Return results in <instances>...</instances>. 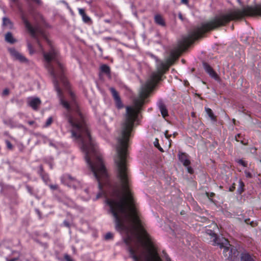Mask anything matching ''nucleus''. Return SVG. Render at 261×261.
Wrapping results in <instances>:
<instances>
[{
	"instance_id": "1",
	"label": "nucleus",
	"mask_w": 261,
	"mask_h": 261,
	"mask_svg": "<svg viewBox=\"0 0 261 261\" xmlns=\"http://www.w3.org/2000/svg\"><path fill=\"white\" fill-rule=\"evenodd\" d=\"M70 95L71 99L70 103L62 98L60 99V102L68 110V121L72 127V137L80 144L81 149L85 152L86 162L98 182L99 188L101 189L103 185L108 184L107 170L101 156L92 140L84 117L76 101L75 96L72 92H70Z\"/></svg>"
},
{
	"instance_id": "2",
	"label": "nucleus",
	"mask_w": 261,
	"mask_h": 261,
	"mask_svg": "<svg viewBox=\"0 0 261 261\" xmlns=\"http://www.w3.org/2000/svg\"><path fill=\"white\" fill-rule=\"evenodd\" d=\"M58 51L54 48L51 47L48 53H43V57L46 62L45 67L53 77V83L55 88L59 95L61 94V90L58 84V79H60L65 85L66 81L63 75L64 66L58 61Z\"/></svg>"
},
{
	"instance_id": "3",
	"label": "nucleus",
	"mask_w": 261,
	"mask_h": 261,
	"mask_svg": "<svg viewBox=\"0 0 261 261\" xmlns=\"http://www.w3.org/2000/svg\"><path fill=\"white\" fill-rule=\"evenodd\" d=\"M213 245L219 246L220 248H223V254L227 257V261H234L239 255V252L233 246L230 245L228 241L224 238H219L216 234L214 236Z\"/></svg>"
},
{
	"instance_id": "4",
	"label": "nucleus",
	"mask_w": 261,
	"mask_h": 261,
	"mask_svg": "<svg viewBox=\"0 0 261 261\" xmlns=\"http://www.w3.org/2000/svg\"><path fill=\"white\" fill-rule=\"evenodd\" d=\"M61 181L68 187H72L74 189H75L79 186V181L68 174L64 175L61 178Z\"/></svg>"
},
{
	"instance_id": "5",
	"label": "nucleus",
	"mask_w": 261,
	"mask_h": 261,
	"mask_svg": "<svg viewBox=\"0 0 261 261\" xmlns=\"http://www.w3.org/2000/svg\"><path fill=\"white\" fill-rule=\"evenodd\" d=\"M22 20L25 28L33 37H36L37 33H40L43 35V32L38 27L33 28L24 17H22Z\"/></svg>"
},
{
	"instance_id": "6",
	"label": "nucleus",
	"mask_w": 261,
	"mask_h": 261,
	"mask_svg": "<svg viewBox=\"0 0 261 261\" xmlns=\"http://www.w3.org/2000/svg\"><path fill=\"white\" fill-rule=\"evenodd\" d=\"M9 51L11 56L14 60H18L22 63H25L28 62V60L26 58L17 51L15 48H9Z\"/></svg>"
},
{
	"instance_id": "7",
	"label": "nucleus",
	"mask_w": 261,
	"mask_h": 261,
	"mask_svg": "<svg viewBox=\"0 0 261 261\" xmlns=\"http://www.w3.org/2000/svg\"><path fill=\"white\" fill-rule=\"evenodd\" d=\"M109 90H110L115 100L116 107L119 109L122 108L123 107V105L118 92L113 87L110 88Z\"/></svg>"
},
{
	"instance_id": "8",
	"label": "nucleus",
	"mask_w": 261,
	"mask_h": 261,
	"mask_svg": "<svg viewBox=\"0 0 261 261\" xmlns=\"http://www.w3.org/2000/svg\"><path fill=\"white\" fill-rule=\"evenodd\" d=\"M203 67L206 72L213 79L218 80L219 77L213 69L206 63H203Z\"/></svg>"
},
{
	"instance_id": "9",
	"label": "nucleus",
	"mask_w": 261,
	"mask_h": 261,
	"mask_svg": "<svg viewBox=\"0 0 261 261\" xmlns=\"http://www.w3.org/2000/svg\"><path fill=\"white\" fill-rule=\"evenodd\" d=\"M29 105L34 110L38 109L39 106L41 104V100L39 98H31L28 101Z\"/></svg>"
},
{
	"instance_id": "10",
	"label": "nucleus",
	"mask_w": 261,
	"mask_h": 261,
	"mask_svg": "<svg viewBox=\"0 0 261 261\" xmlns=\"http://www.w3.org/2000/svg\"><path fill=\"white\" fill-rule=\"evenodd\" d=\"M178 159L185 166H189L191 164L188 155L185 153L179 152L178 154Z\"/></svg>"
},
{
	"instance_id": "11",
	"label": "nucleus",
	"mask_w": 261,
	"mask_h": 261,
	"mask_svg": "<svg viewBox=\"0 0 261 261\" xmlns=\"http://www.w3.org/2000/svg\"><path fill=\"white\" fill-rule=\"evenodd\" d=\"M154 19V22L157 24L162 27H165L166 25L165 21L163 17L161 14H158L155 15Z\"/></svg>"
},
{
	"instance_id": "12",
	"label": "nucleus",
	"mask_w": 261,
	"mask_h": 261,
	"mask_svg": "<svg viewBox=\"0 0 261 261\" xmlns=\"http://www.w3.org/2000/svg\"><path fill=\"white\" fill-rule=\"evenodd\" d=\"M159 108L164 118L168 116V112L165 105L163 102H160L158 105Z\"/></svg>"
},
{
	"instance_id": "13",
	"label": "nucleus",
	"mask_w": 261,
	"mask_h": 261,
	"mask_svg": "<svg viewBox=\"0 0 261 261\" xmlns=\"http://www.w3.org/2000/svg\"><path fill=\"white\" fill-rule=\"evenodd\" d=\"M78 10L79 14L82 17V19L84 22L89 23L91 21V18H90V17L86 15L85 10L84 9L79 8Z\"/></svg>"
},
{
	"instance_id": "14",
	"label": "nucleus",
	"mask_w": 261,
	"mask_h": 261,
	"mask_svg": "<svg viewBox=\"0 0 261 261\" xmlns=\"http://www.w3.org/2000/svg\"><path fill=\"white\" fill-rule=\"evenodd\" d=\"M241 261H255L254 257L249 253H242L241 255Z\"/></svg>"
},
{
	"instance_id": "15",
	"label": "nucleus",
	"mask_w": 261,
	"mask_h": 261,
	"mask_svg": "<svg viewBox=\"0 0 261 261\" xmlns=\"http://www.w3.org/2000/svg\"><path fill=\"white\" fill-rule=\"evenodd\" d=\"M5 40L11 44L14 43L17 41V40L14 38L12 33L10 32H8L5 35Z\"/></svg>"
},
{
	"instance_id": "16",
	"label": "nucleus",
	"mask_w": 261,
	"mask_h": 261,
	"mask_svg": "<svg viewBox=\"0 0 261 261\" xmlns=\"http://www.w3.org/2000/svg\"><path fill=\"white\" fill-rule=\"evenodd\" d=\"M3 24L4 26L11 29L13 28V23L7 17H4L3 18Z\"/></svg>"
},
{
	"instance_id": "17",
	"label": "nucleus",
	"mask_w": 261,
	"mask_h": 261,
	"mask_svg": "<svg viewBox=\"0 0 261 261\" xmlns=\"http://www.w3.org/2000/svg\"><path fill=\"white\" fill-rule=\"evenodd\" d=\"M205 112H206V114L208 115V116L211 118V119L212 121H217L216 117L214 114L212 110L210 108H206L205 109Z\"/></svg>"
},
{
	"instance_id": "18",
	"label": "nucleus",
	"mask_w": 261,
	"mask_h": 261,
	"mask_svg": "<svg viewBox=\"0 0 261 261\" xmlns=\"http://www.w3.org/2000/svg\"><path fill=\"white\" fill-rule=\"evenodd\" d=\"M100 70L102 72L107 74H110V68L109 66L103 64L100 66Z\"/></svg>"
},
{
	"instance_id": "19",
	"label": "nucleus",
	"mask_w": 261,
	"mask_h": 261,
	"mask_svg": "<svg viewBox=\"0 0 261 261\" xmlns=\"http://www.w3.org/2000/svg\"><path fill=\"white\" fill-rule=\"evenodd\" d=\"M239 185H240V188L238 189V191L240 194H241L244 191L243 187L244 186V184L242 181L240 180L239 181Z\"/></svg>"
},
{
	"instance_id": "20",
	"label": "nucleus",
	"mask_w": 261,
	"mask_h": 261,
	"mask_svg": "<svg viewBox=\"0 0 261 261\" xmlns=\"http://www.w3.org/2000/svg\"><path fill=\"white\" fill-rule=\"evenodd\" d=\"M154 145L156 147L159 148L160 150H161V151H163V149L160 146L159 140L158 139H156L155 141L154 142Z\"/></svg>"
},
{
	"instance_id": "21",
	"label": "nucleus",
	"mask_w": 261,
	"mask_h": 261,
	"mask_svg": "<svg viewBox=\"0 0 261 261\" xmlns=\"http://www.w3.org/2000/svg\"><path fill=\"white\" fill-rule=\"evenodd\" d=\"M53 122V119L51 117H49L47 119V120H46V123H45V127H48V126H49L51 123Z\"/></svg>"
},
{
	"instance_id": "22",
	"label": "nucleus",
	"mask_w": 261,
	"mask_h": 261,
	"mask_svg": "<svg viewBox=\"0 0 261 261\" xmlns=\"http://www.w3.org/2000/svg\"><path fill=\"white\" fill-rule=\"evenodd\" d=\"M10 93V90L8 88H5L2 92L3 96H8Z\"/></svg>"
},
{
	"instance_id": "23",
	"label": "nucleus",
	"mask_w": 261,
	"mask_h": 261,
	"mask_svg": "<svg viewBox=\"0 0 261 261\" xmlns=\"http://www.w3.org/2000/svg\"><path fill=\"white\" fill-rule=\"evenodd\" d=\"M6 145H7V147L8 149L11 150L13 148V145L12 144H11V143L8 141V140H7L6 141Z\"/></svg>"
},
{
	"instance_id": "24",
	"label": "nucleus",
	"mask_w": 261,
	"mask_h": 261,
	"mask_svg": "<svg viewBox=\"0 0 261 261\" xmlns=\"http://www.w3.org/2000/svg\"><path fill=\"white\" fill-rule=\"evenodd\" d=\"M113 235L112 233L111 232H108L106 236H105V239L106 240H109V239H111L112 238H113Z\"/></svg>"
},
{
	"instance_id": "25",
	"label": "nucleus",
	"mask_w": 261,
	"mask_h": 261,
	"mask_svg": "<svg viewBox=\"0 0 261 261\" xmlns=\"http://www.w3.org/2000/svg\"><path fill=\"white\" fill-rule=\"evenodd\" d=\"M238 163L244 167H246L247 166V164L245 161L241 159L239 160Z\"/></svg>"
},
{
	"instance_id": "26",
	"label": "nucleus",
	"mask_w": 261,
	"mask_h": 261,
	"mask_svg": "<svg viewBox=\"0 0 261 261\" xmlns=\"http://www.w3.org/2000/svg\"><path fill=\"white\" fill-rule=\"evenodd\" d=\"M39 171H38L39 174L40 175V176H42V175L44 174L43 166L42 165H40V166H39Z\"/></svg>"
},
{
	"instance_id": "27",
	"label": "nucleus",
	"mask_w": 261,
	"mask_h": 261,
	"mask_svg": "<svg viewBox=\"0 0 261 261\" xmlns=\"http://www.w3.org/2000/svg\"><path fill=\"white\" fill-rule=\"evenodd\" d=\"M163 253L164 254V257L166 259V261H171L170 258L168 256V254L164 251H163Z\"/></svg>"
},
{
	"instance_id": "28",
	"label": "nucleus",
	"mask_w": 261,
	"mask_h": 261,
	"mask_svg": "<svg viewBox=\"0 0 261 261\" xmlns=\"http://www.w3.org/2000/svg\"><path fill=\"white\" fill-rule=\"evenodd\" d=\"M42 178V179H43V180L47 182L48 180H49V177H48V176L47 175H42V176H41Z\"/></svg>"
},
{
	"instance_id": "29",
	"label": "nucleus",
	"mask_w": 261,
	"mask_h": 261,
	"mask_svg": "<svg viewBox=\"0 0 261 261\" xmlns=\"http://www.w3.org/2000/svg\"><path fill=\"white\" fill-rule=\"evenodd\" d=\"M186 167H187V171L189 173L192 174L193 173V170L192 168L190 166V165L186 166Z\"/></svg>"
},
{
	"instance_id": "30",
	"label": "nucleus",
	"mask_w": 261,
	"mask_h": 261,
	"mask_svg": "<svg viewBox=\"0 0 261 261\" xmlns=\"http://www.w3.org/2000/svg\"><path fill=\"white\" fill-rule=\"evenodd\" d=\"M49 187L53 190H56L58 189V186L57 185H50Z\"/></svg>"
},
{
	"instance_id": "31",
	"label": "nucleus",
	"mask_w": 261,
	"mask_h": 261,
	"mask_svg": "<svg viewBox=\"0 0 261 261\" xmlns=\"http://www.w3.org/2000/svg\"><path fill=\"white\" fill-rule=\"evenodd\" d=\"M28 48H29L30 53L31 54H32L34 53V50H33V47H32V45L31 44H28Z\"/></svg>"
},
{
	"instance_id": "32",
	"label": "nucleus",
	"mask_w": 261,
	"mask_h": 261,
	"mask_svg": "<svg viewBox=\"0 0 261 261\" xmlns=\"http://www.w3.org/2000/svg\"><path fill=\"white\" fill-rule=\"evenodd\" d=\"M64 258L66 260V261H73V260L70 257V256L67 254L64 256Z\"/></svg>"
},
{
	"instance_id": "33",
	"label": "nucleus",
	"mask_w": 261,
	"mask_h": 261,
	"mask_svg": "<svg viewBox=\"0 0 261 261\" xmlns=\"http://www.w3.org/2000/svg\"><path fill=\"white\" fill-rule=\"evenodd\" d=\"M245 174L246 175V176L247 177H249V178H251L252 177V174L251 173H250L248 171H245Z\"/></svg>"
},
{
	"instance_id": "34",
	"label": "nucleus",
	"mask_w": 261,
	"mask_h": 261,
	"mask_svg": "<svg viewBox=\"0 0 261 261\" xmlns=\"http://www.w3.org/2000/svg\"><path fill=\"white\" fill-rule=\"evenodd\" d=\"M168 130H166L165 132V136L166 137V138L168 139H169L170 138V137H171V135H168Z\"/></svg>"
},
{
	"instance_id": "35",
	"label": "nucleus",
	"mask_w": 261,
	"mask_h": 261,
	"mask_svg": "<svg viewBox=\"0 0 261 261\" xmlns=\"http://www.w3.org/2000/svg\"><path fill=\"white\" fill-rule=\"evenodd\" d=\"M206 194L207 195V197L210 196L211 197H213V196H214V193H211L210 194L206 192Z\"/></svg>"
},
{
	"instance_id": "36",
	"label": "nucleus",
	"mask_w": 261,
	"mask_h": 261,
	"mask_svg": "<svg viewBox=\"0 0 261 261\" xmlns=\"http://www.w3.org/2000/svg\"><path fill=\"white\" fill-rule=\"evenodd\" d=\"M181 2L182 4L187 5L188 4V0H181Z\"/></svg>"
},
{
	"instance_id": "37",
	"label": "nucleus",
	"mask_w": 261,
	"mask_h": 261,
	"mask_svg": "<svg viewBox=\"0 0 261 261\" xmlns=\"http://www.w3.org/2000/svg\"><path fill=\"white\" fill-rule=\"evenodd\" d=\"M64 224L65 226H67V227H69V224L68 222L67 221H64Z\"/></svg>"
},
{
	"instance_id": "38",
	"label": "nucleus",
	"mask_w": 261,
	"mask_h": 261,
	"mask_svg": "<svg viewBox=\"0 0 261 261\" xmlns=\"http://www.w3.org/2000/svg\"><path fill=\"white\" fill-rule=\"evenodd\" d=\"M18 259V258H13L11 259H7V261H16Z\"/></svg>"
},
{
	"instance_id": "39",
	"label": "nucleus",
	"mask_w": 261,
	"mask_h": 261,
	"mask_svg": "<svg viewBox=\"0 0 261 261\" xmlns=\"http://www.w3.org/2000/svg\"><path fill=\"white\" fill-rule=\"evenodd\" d=\"M240 134H238L237 136H236V141H239V140H238V138H240Z\"/></svg>"
},
{
	"instance_id": "40",
	"label": "nucleus",
	"mask_w": 261,
	"mask_h": 261,
	"mask_svg": "<svg viewBox=\"0 0 261 261\" xmlns=\"http://www.w3.org/2000/svg\"><path fill=\"white\" fill-rule=\"evenodd\" d=\"M234 189H235V187L233 186V187H232L230 188L229 190H230V191H233L234 190Z\"/></svg>"
},
{
	"instance_id": "41",
	"label": "nucleus",
	"mask_w": 261,
	"mask_h": 261,
	"mask_svg": "<svg viewBox=\"0 0 261 261\" xmlns=\"http://www.w3.org/2000/svg\"><path fill=\"white\" fill-rule=\"evenodd\" d=\"M34 122L33 121H29L28 122V123L30 124V125H32L33 124H34Z\"/></svg>"
},
{
	"instance_id": "42",
	"label": "nucleus",
	"mask_w": 261,
	"mask_h": 261,
	"mask_svg": "<svg viewBox=\"0 0 261 261\" xmlns=\"http://www.w3.org/2000/svg\"><path fill=\"white\" fill-rule=\"evenodd\" d=\"M245 221L247 224H248L249 223L250 219H246Z\"/></svg>"
},
{
	"instance_id": "43",
	"label": "nucleus",
	"mask_w": 261,
	"mask_h": 261,
	"mask_svg": "<svg viewBox=\"0 0 261 261\" xmlns=\"http://www.w3.org/2000/svg\"><path fill=\"white\" fill-rule=\"evenodd\" d=\"M250 224L251 226H252V227H254L255 226L253 221L251 222L250 223Z\"/></svg>"
},
{
	"instance_id": "44",
	"label": "nucleus",
	"mask_w": 261,
	"mask_h": 261,
	"mask_svg": "<svg viewBox=\"0 0 261 261\" xmlns=\"http://www.w3.org/2000/svg\"><path fill=\"white\" fill-rule=\"evenodd\" d=\"M10 2L15 3L17 2V0H9Z\"/></svg>"
},
{
	"instance_id": "45",
	"label": "nucleus",
	"mask_w": 261,
	"mask_h": 261,
	"mask_svg": "<svg viewBox=\"0 0 261 261\" xmlns=\"http://www.w3.org/2000/svg\"><path fill=\"white\" fill-rule=\"evenodd\" d=\"M100 195H101L100 193L98 194L96 196V199L99 198L100 197Z\"/></svg>"
},
{
	"instance_id": "46",
	"label": "nucleus",
	"mask_w": 261,
	"mask_h": 261,
	"mask_svg": "<svg viewBox=\"0 0 261 261\" xmlns=\"http://www.w3.org/2000/svg\"><path fill=\"white\" fill-rule=\"evenodd\" d=\"M27 189H28V191H29L30 192H31V188H30V187H28H28H27Z\"/></svg>"
},
{
	"instance_id": "47",
	"label": "nucleus",
	"mask_w": 261,
	"mask_h": 261,
	"mask_svg": "<svg viewBox=\"0 0 261 261\" xmlns=\"http://www.w3.org/2000/svg\"><path fill=\"white\" fill-rule=\"evenodd\" d=\"M173 135L174 137H175L177 135V133H174Z\"/></svg>"
},
{
	"instance_id": "48",
	"label": "nucleus",
	"mask_w": 261,
	"mask_h": 261,
	"mask_svg": "<svg viewBox=\"0 0 261 261\" xmlns=\"http://www.w3.org/2000/svg\"><path fill=\"white\" fill-rule=\"evenodd\" d=\"M125 242H126V243L127 244H129V241H128V240H125Z\"/></svg>"
},
{
	"instance_id": "49",
	"label": "nucleus",
	"mask_w": 261,
	"mask_h": 261,
	"mask_svg": "<svg viewBox=\"0 0 261 261\" xmlns=\"http://www.w3.org/2000/svg\"><path fill=\"white\" fill-rule=\"evenodd\" d=\"M241 143H242V144H244V145L245 144H244V143H243V142L242 141H241Z\"/></svg>"
}]
</instances>
